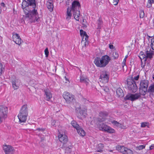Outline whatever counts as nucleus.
<instances>
[{
	"instance_id": "nucleus-1",
	"label": "nucleus",
	"mask_w": 154,
	"mask_h": 154,
	"mask_svg": "<svg viewBox=\"0 0 154 154\" xmlns=\"http://www.w3.org/2000/svg\"><path fill=\"white\" fill-rule=\"evenodd\" d=\"M27 3L26 1H23L22 3V8L25 15V17L29 20H35L38 17V13L37 9L29 10L27 7Z\"/></svg>"
},
{
	"instance_id": "nucleus-2",
	"label": "nucleus",
	"mask_w": 154,
	"mask_h": 154,
	"mask_svg": "<svg viewBox=\"0 0 154 154\" xmlns=\"http://www.w3.org/2000/svg\"><path fill=\"white\" fill-rule=\"evenodd\" d=\"M111 60V58L109 56L105 55L102 56L101 57H96L94 63L97 67L104 68L109 64Z\"/></svg>"
},
{
	"instance_id": "nucleus-3",
	"label": "nucleus",
	"mask_w": 154,
	"mask_h": 154,
	"mask_svg": "<svg viewBox=\"0 0 154 154\" xmlns=\"http://www.w3.org/2000/svg\"><path fill=\"white\" fill-rule=\"evenodd\" d=\"M100 130L109 134H115V130L113 128L104 123H101L98 125Z\"/></svg>"
},
{
	"instance_id": "nucleus-4",
	"label": "nucleus",
	"mask_w": 154,
	"mask_h": 154,
	"mask_svg": "<svg viewBox=\"0 0 154 154\" xmlns=\"http://www.w3.org/2000/svg\"><path fill=\"white\" fill-rule=\"evenodd\" d=\"M149 82L147 80H143L140 81V93L144 95L147 91Z\"/></svg>"
},
{
	"instance_id": "nucleus-5",
	"label": "nucleus",
	"mask_w": 154,
	"mask_h": 154,
	"mask_svg": "<svg viewBox=\"0 0 154 154\" xmlns=\"http://www.w3.org/2000/svg\"><path fill=\"white\" fill-rule=\"evenodd\" d=\"M127 85L129 89L132 92H135L137 90V87L136 82L132 79L128 78L127 79Z\"/></svg>"
},
{
	"instance_id": "nucleus-6",
	"label": "nucleus",
	"mask_w": 154,
	"mask_h": 154,
	"mask_svg": "<svg viewBox=\"0 0 154 154\" xmlns=\"http://www.w3.org/2000/svg\"><path fill=\"white\" fill-rule=\"evenodd\" d=\"M80 35L82 38L81 44L82 45L83 47L87 46L89 44L88 36L87 35L86 32L82 29L80 30Z\"/></svg>"
},
{
	"instance_id": "nucleus-7",
	"label": "nucleus",
	"mask_w": 154,
	"mask_h": 154,
	"mask_svg": "<svg viewBox=\"0 0 154 154\" xmlns=\"http://www.w3.org/2000/svg\"><path fill=\"white\" fill-rule=\"evenodd\" d=\"M58 137L59 141L62 143V145H61V148H63L65 147V145L68 142L67 136L63 133L60 131H59L58 135Z\"/></svg>"
},
{
	"instance_id": "nucleus-8",
	"label": "nucleus",
	"mask_w": 154,
	"mask_h": 154,
	"mask_svg": "<svg viewBox=\"0 0 154 154\" xmlns=\"http://www.w3.org/2000/svg\"><path fill=\"white\" fill-rule=\"evenodd\" d=\"M63 97L65 100L66 102L68 103H70L74 100V96L72 94L70 93L67 91L63 92Z\"/></svg>"
},
{
	"instance_id": "nucleus-9",
	"label": "nucleus",
	"mask_w": 154,
	"mask_h": 154,
	"mask_svg": "<svg viewBox=\"0 0 154 154\" xmlns=\"http://www.w3.org/2000/svg\"><path fill=\"white\" fill-rule=\"evenodd\" d=\"M117 150L123 154H133V152L131 149L123 146L118 145L116 146Z\"/></svg>"
},
{
	"instance_id": "nucleus-10",
	"label": "nucleus",
	"mask_w": 154,
	"mask_h": 154,
	"mask_svg": "<svg viewBox=\"0 0 154 154\" xmlns=\"http://www.w3.org/2000/svg\"><path fill=\"white\" fill-rule=\"evenodd\" d=\"M99 79L100 83L103 84H106L108 82L109 75L106 72H103L100 74Z\"/></svg>"
},
{
	"instance_id": "nucleus-11",
	"label": "nucleus",
	"mask_w": 154,
	"mask_h": 154,
	"mask_svg": "<svg viewBox=\"0 0 154 154\" xmlns=\"http://www.w3.org/2000/svg\"><path fill=\"white\" fill-rule=\"evenodd\" d=\"M141 95L140 93H135L134 94H131L127 95L125 98V99L126 100H130L132 101H134L140 97Z\"/></svg>"
},
{
	"instance_id": "nucleus-12",
	"label": "nucleus",
	"mask_w": 154,
	"mask_h": 154,
	"mask_svg": "<svg viewBox=\"0 0 154 154\" xmlns=\"http://www.w3.org/2000/svg\"><path fill=\"white\" fill-rule=\"evenodd\" d=\"M3 149L5 154H10L11 152L14 151V148L12 146L7 145L6 143L3 145Z\"/></svg>"
},
{
	"instance_id": "nucleus-13",
	"label": "nucleus",
	"mask_w": 154,
	"mask_h": 154,
	"mask_svg": "<svg viewBox=\"0 0 154 154\" xmlns=\"http://www.w3.org/2000/svg\"><path fill=\"white\" fill-rule=\"evenodd\" d=\"M12 38L14 42L16 44L19 45L21 44L22 41L18 34L13 32L12 34Z\"/></svg>"
},
{
	"instance_id": "nucleus-14",
	"label": "nucleus",
	"mask_w": 154,
	"mask_h": 154,
	"mask_svg": "<svg viewBox=\"0 0 154 154\" xmlns=\"http://www.w3.org/2000/svg\"><path fill=\"white\" fill-rule=\"evenodd\" d=\"M8 108L3 106H0V116L4 119L7 118L8 112Z\"/></svg>"
},
{
	"instance_id": "nucleus-15",
	"label": "nucleus",
	"mask_w": 154,
	"mask_h": 154,
	"mask_svg": "<svg viewBox=\"0 0 154 154\" xmlns=\"http://www.w3.org/2000/svg\"><path fill=\"white\" fill-rule=\"evenodd\" d=\"M76 110L78 111L79 110V116L81 117H85L87 115V109L86 107L82 108L81 107L78 108L76 109Z\"/></svg>"
},
{
	"instance_id": "nucleus-16",
	"label": "nucleus",
	"mask_w": 154,
	"mask_h": 154,
	"mask_svg": "<svg viewBox=\"0 0 154 154\" xmlns=\"http://www.w3.org/2000/svg\"><path fill=\"white\" fill-rule=\"evenodd\" d=\"M108 115V113L106 111H101L99 112V116L97 118V121L101 122L105 120V118Z\"/></svg>"
},
{
	"instance_id": "nucleus-17",
	"label": "nucleus",
	"mask_w": 154,
	"mask_h": 154,
	"mask_svg": "<svg viewBox=\"0 0 154 154\" xmlns=\"http://www.w3.org/2000/svg\"><path fill=\"white\" fill-rule=\"evenodd\" d=\"M145 51L146 54V57L147 58L151 59L152 57L154 51L151 50V48L149 46H147L146 47Z\"/></svg>"
},
{
	"instance_id": "nucleus-18",
	"label": "nucleus",
	"mask_w": 154,
	"mask_h": 154,
	"mask_svg": "<svg viewBox=\"0 0 154 154\" xmlns=\"http://www.w3.org/2000/svg\"><path fill=\"white\" fill-rule=\"evenodd\" d=\"M27 116V115L23 114L22 113H19L17 116L19 120V123L22 124V123H25L26 121Z\"/></svg>"
},
{
	"instance_id": "nucleus-19",
	"label": "nucleus",
	"mask_w": 154,
	"mask_h": 154,
	"mask_svg": "<svg viewBox=\"0 0 154 154\" xmlns=\"http://www.w3.org/2000/svg\"><path fill=\"white\" fill-rule=\"evenodd\" d=\"M45 99L46 101H50L52 98V94L48 89H45L44 90Z\"/></svg>"
},
{
	"instance_id": "nucleus-20",
	"label": "nucleus",
	"mask_w": 154,
	"mask_h": 154,
	"mask_svg": "<svg viewBox=\"0 0 154 154\" xmlns=\"http://www.w3.org/2000/svg\"><path fill=\"white\" fill-rule=\"evenodd\" d=\"M81 6L79 2L77 1H74L72 3L71 10L75 11L76 10H79Z\"/></svg>"
},
{
	"instance_id": "nucleus-21",
	"label": "nucleus",
	"mask_w": 154,
	"mask_h": 154,
	"mask_svg": "<svg viewBox=\"0 0 154 154\" xmlns=\"http://www.w3.org/2000/svg\"><path fill=\"white\" fill-rule=\"evenodd\" d=\"M19 113L28 115V108L26 105H24L22 107Z\"/></svg>"
},
{
	"instance_id": "nucleus-22",
	"label": "nucleus",
	"mask_w": 154,
	"mask_h": 154,
	"mask_svg": "<svg viewBox=\"0 0 154 154\" xmlns=\"http://www.w3.org/2000/svg\"><path fill=\"white\" fill-rule=\"evenodd\" d=\"M104 147V145L103 143H100L98 144L96 147L97 152L101 153L102 152H103Z\"/></svg>"
},
{
	"instance_id": "nucleus-23",
	"label": "nucleus",
	"mask_w": 154,
	"mask_h": 154,
	"mask_svg": "<svg viewBox=\"0 0 154 154\" xmlns=\"http://www.w3.org/2000/svg\"><path fill=\"white\" fill-rule=\"evenodd\" d=\"M72 11L73 12V15L75 19L77 21H79L80 15L79 10H76L75 11Z\"/></svg>"
},
{
	"instance_id": "nucleus-24",
	"label": "nucleus",
	"mask_w": 154,
	"mask_h": 154,
	"mask_svg": "<svg viewBox=\"0 0 154 154\" xmlns=\"http://www.w3.org/2000/svg\"><path fill=\"white\" fill-rule=\"evenodd\" d=\"M71 11V10L69 7L67 8L66 17V20L67 21H69L71 19L72 16Z\"/></svg>"
},
{
	"instance_id": "nucleus-25",
	"label": "nucleus",
	"mask_w": 154,
	"mask_h": 154,
	"mask_svg": "<svg viewBox=\"0 0 154 154\" xmlns=\"http://www.w3.org/2000/svg\"><path fill=\"white\" fill-rule=\"evenodd\" d=\"M53 4L51 0H49L47 2V5L48 8L51 12L53 10Z\"/></svg>"
},
{
	"instance_id": "nucleus-26",
	"label": "nucleus",
	"mask_w": 154,
	"mask_h": 154,
	"mask_svg": "<svg viewBox=\"0 0 154 154\" xmlns=\"http://www.w3.org/2000/svg\"><path fill=\"white\" fill-rule=\"evenodd\" d=\"M76 130L80 136L84 137L85 135V131L80 127L77 129Z\"/></svg>"
},
{
	"instance_id": "nucleus-27",
	"label": "nucleus",
	"mask_w": 154,
	"mask_h": 154,
	"mask_svg": "<svg viewBox=\"0 0 154 154\" xmlns=\"http://www.w3.org/2000/svg\"><path fill=\"white\" fill-rule=\"evenodd\" d=\"M116 93L118 97H122L124 95L122 90L120 88H118L117 89Z\"/></svg>"
},
{
	"instance_id": "nucleus-28",
	"label": "nucleus",
	"mask_w": 154,
	"mask_h": 154,
	"mask_svg": "<svg viewBox=\"0 0 154 154\" xmlns=\"http://www.w3.org/2000/svg\"><path fill=\"white\" fill-rule=\"evenodd\" d=\"M28 1L29 6L33 7L32 10H33L34 9H36L35 0H28Z\"/></svg>"
},
{
	"instance_id": "nucleus-29",
	"label": "nucleus",
	"mask_w": 154,
	"mask_h": 154,
	"mask_svg": "<svg viewBox=\"0 0 154 154\" xmlns=\"http://www.w3.org/2000/svg\"><path fill=\"white\" fill-rule=\"evenodd\" d=\"M80 81L81 82L84 83L86 85H87L88 83L89 80V79L86 77L82 76L80 77Z\"/></svg>"
},
{
	"instance_id": "nucleus-30",
	"label": "nucleus",
	"mask_w": 154,
	"mask_h": 154,
	"mask_svg": "<svg viewBox=\"0 0 154 154\" xmlns=\"http://www.w3.org/2000/svg\"><path fill=\"white\" fill-rule=\"evenodd\" d=\"M72 147V146L71 145H69L68 146H67L66 144L65 145V147L63 148H65V150L66 152L67 153L70 152L71 151V149Z\"/></svg>"
},
{
	"instance_id": "nucleus-31",
	"label": "nucleus",
	"mask_w": 154,
	"mask_h": 154,
	"mask_svg": "<svg viewBox=\"0 0 154 154\" xmlns=\"http://www.w3.org/2000/svg\"><path fill=\"white\" fill-rule=\"evenodd\" d=\"M71 124L72 126L76 129L78 128H80V126L75 121H72L71 122Z\"/></svg>"
},
{
	"instance_id": "nucleus-32",
	"label": "nucleus",
	"mask_w": 154,
	"mask_h": 154,
	"mask_svg": "<svg viewBox=\"0 0 154 154\" xmlns=\"http://www.w3.org/2000/svg\"><path fill=\"white\" fill-rule=\"evenodd\" d=\"M97 23L98 25V29L100 28L101 25L103 23L102 19L101 17H100L97 20Z\"/></svg>"
},
{
	"instance_id": "nucleus-33",
	"label": "nucleus",
	"mask_w": 154,
	"mask_h": 154,
	"mask_svg": "<svg viewBox=\"0 0 154 154\" xmlns=\"http://www.w3.org/2000/svg\"><path fill=\"white\" fill-rule=\"evenodd\" d=\"M12 85L13 88L14 89H17L19 88V85H16V80L15 79H14L13 80L12 82Z\"/></svg>"
},
{
	"instance_id": "nucleus-34",
	"label": "nucleus",
	"mask_w": 154,
	"mask_h": 154,
	"mask_svg": "<svg viewBox=\"0 0 154 154\" xmlns=\"http://www.w3.org/2000/svg\"><path fill=\"white\" fill-rule=\"evenodd\" d=\"M119 55L118 52L116 51L113 52L112 53V57L114 59H116L119 57Z\"/></svg>"
},
{
	"instance_id": "nucleus-35",
	"label": "nucleus",
	"mask_w": 154,
	"mask_h": 154,
	"mask_svg": "<svg viewBox=\"0 0 154 154\" xmlns=\"http://www.w3.org/2000/svg\"><path fill=\"white\" fill-rule=\"evenodd\" d=\"M148 91L149 92H154V84L151 85L149 87Z\"/></svg>"
},
{
	"instance_id": "nucleus-36",
	"label": "nucleus",
	"mask_w": 154,
	"mask_h": 154,
	"mask_svg": "<svg viewBox=\"0 0 154 154\" xmlns=\"http://www.w3.org/2000/svg\"><path fill=\"white\" fill-rule=\"evenodd\" d=\"M139 75H137L135 77H134L133 75H131V76H130L128 78H130L132 79H133V81H134V80H135L136 81H137L139 79Z\"/></svg>"
},
{
	"instance_id": "nucleus-37",
	"label": "nucleus",
	"mask_w": 154,
	"mask_h": 154,
	"mask_svg": "<svg viewBox=\"0 0 154 154\" xmlns=\"http://www.w3.org/2000/svg\"><path fill=\"white\" fill-rule=\"evenodd\" d=\"M149 123L148 122H142L141 123L140 127L141 128H145L146 126H147V127H148V126H149Z\"/></svg>"
},
{
	"instance_id": "nucleus-38",
	"label": "nucleus",
	"mask_w": 154,
	"mask_h": 154,
	"mask_svg": "<svg viewBox=\"0 0 154 154\" xmlns=\"http://www.w3.org/2000/svg\"><path fill=\"white\" fill-rule=\"evenodd\" d=\"M150 46L152 49L154 50V37L151 39Z\"/></svg>"
},
{
	"instance_id": "nucleus-39",
	"label": "nucleus",
	"mask_w": 154,
	"mask_h": 154,
	"mask_svg": "<svg viewBox=\"0 0 154 154\" xmlns=\"http://www.w3.org/2000/svg\"><path fill=\"white\" fill-rule=\"evenodd\" d=\"M4 67H3L2 64L0 63V76L4 72Z\"/></svg>"
},
{
	"instance_id": "nucleus-40",
	"label": "nucleus",
	"mask_w": 154,
	"mask_h": 154,
	"mask_svg": "<svg viewBox=\"0 0 154 154\" xmlns=\"http://www.w3.org/2000/svg\"><path fill=\"white\" fill-rule=\"evenodd\" d=\"M140 18H143L145 16V13L143 10H140Z\"/></svg>"
},
{
	"instance_id": "nucleus-41",
	"label": "nucleus",
	"mask_w": 154,
	"mask_h": 154,
	"mask_svg": "<svg viewBox=\"0 0 154 154\" xmlns=\"http://www.w3.org/2000/svg\"><path fill=\"white\" fill-rule=\"evenodd\" d=\"M112 123L114 125H116L118 127H119L121 124L115 120L112 121Z\"/></svg>"
},
{
	"instance_id": "nucleus-42",
	"label": "nucleus",
	"mask_w": 154,
	"mask_h": 154,
	"mask_svg": "<svg viewBox=\"0 0 154 154\" xmlns=\"http://www.w3.org/2000/svg\"><path fill=\"white\" fill-rule=\"evenodd\" d=\"M145 145H141L137 146V148L139 150H142L144 149L145 147Z\"/></svg>"
},
{
	"instance_id": "nucleus-43",
	"label": "nucleus",
	"mask_w": 154,
	"mask_h": 154,
	"mask_svg": "<svg viewBox=\"0 0 154 154\" xmlns=\"http://www.w3.org/2000/svg\"><path fill=\"white\" fill-rule=\"evenodd\" d=\"M49 51L47 48H46L45 50V57H48L49 54Z\"/></svg>"
},
{
	"instance_id": "nucleus-44",
	"label": "nucleus",
	"mask_w": 154,
	"mask_h": 154,
	"mask_svg": "<svg viewBox=\"0 0 154 154\" xmlns=\"http://www.w3.org/2000/svg\"><path fill=\"white\" fill-rule=\"evenodd\" d=\"M119 128L122 129H127V127L126 125H124L121 124H120V125L119 127Z\"/></svg>"
},
{
	"instance_id": "nucleus-45",
	"label": "nucleus",
	"mask_w": 154,
	"mask_h": 154,
	"mask_svg": "<svg viewBox=\"0 0 154 154\" xmlns=\"http://www.w3.org/2000/svg\"><path fill=\"white\" fill-rule=\"evenodd\" d=\"M152 3L150 2L149 1H148L146 4V7L148 8H151L152 7Z\"/></svg>"
},
{
	"instance_id": "nucleus-46",
	"label": "nucleus",
	"mask_w": 154,
	"mask_h": 154,
	"mask_svg": "<svg viewBox=\"0 0 154 154\" xmlns=\"http://www.w3.org/2000/svg\"><path fill=\"white\" fill-rule=\"evenodd\" d=\"M119 1V0H113L112 2L113 5H117Z\"/></svg>"
},
{
	"instance_id": "nucleus-47",
	"label": "nucleus",
	"mask_w": 154,
	"mask_h": 154,
	"mask_svg": "<svg viewBox=\"0 0 154 154\" xmlns=\"http://www.w3.org/2000/svg\"><path fill=\"white\" fill-rule=\"evenodd\" d=\"M103 89L106 92H108L109 91V88L107 86L103 87Z\"/></svg>"
},
{
	"instance_id": "nucleus-48",
	"label": "nucleus",
	"mask_w": 154,
	"mask_h": 154,
	"mask_svg": "<svg viewBox=\"0 0 154 154\" xmlns=\"http://www.w3.org/2000/svg\"><path fill=\"white\" fill-rule=\"evenodd\" d=\"M140 56H141L142 57L143 59L146 57L145 54H143V52H141L140 53Z\"/></svg>"
},
{
	"instance_id": "nucleus-49",
	"label": "nucleus",
	"mask_w": 154,
	"mask_h": 154,
	"mask_svg": "<svg viewBox=\"0 0 154 154\" xmlns=\"http://www.w3.org/2000/svg\"><path fill=\"white\" fill-rule=\"evenodd\" d=\"M154 148V144H152L151 145L149 146V149L151 150L152 149H153Z\"/></svg>"
},
{
	"instance_id": "nucleus-50",
	"label": "nucleus",
	"mask_w": 154,
	"mask_h": 154,
	"mask_svg": "<svg viewBox=\"0 0 154 154\" xmlns=\"http://www.w3.org/2000/svg\"><path fill=\"white\" fill-rule=\"evenodd\" d=\"M36 130L38 131H44L45 129L43 128H38L36 129Z\"/></svg>"
},
{
	"instance_id": "nucleus-51",
	"label": "nucleus",
	"mask_w": 154,
	"mask_h": 154,
	"mask_svg": "<svg viewBox=\"0 0 154 154\" xmlns=\"http://www.w3.org/2000/svg\"><path fill=\"white\" fill-rule=\"evenodd\" d=\"M56 121L55 120H53L51 122V124L53 126H55Z\"/></svg>"
},
{
	"instance_id": "nucleus-52",
	"label": "nucleus",
	"mask_w": 154,
	"mask_h": 154,
	"mask_svg": "<svg viewBox=\"0 0 154 154\" xmlns=\"http://www.w3.org/2000/svg\"><path fill=\"white\" fill-rule=\"evenodd\" d=\"M125 66H126L125 62L123 61L122 63V66L123 69H124V67Z\"/></svg>"
},
{
	"instance_id": "nucleus-53",
	"label": "nucleus",
	"mask_w": 154,
	"mask_h": 154,
	"mask_svg": "<svg viewBox=\"0 0 154 154\" xmlns=\"http://www.w3.org/2000/svg\"><path fill=\"white\" fill-rule=\"evenodd\" d=\"M5 119L3 118H2L1 116H0V123H1Z\"/></svg>"
},
{
	"instance_id": "nucleus-54",
	"label": "nucleus",
	"mask_w": 154,
	"mask_h": 154,
	"mask_svg": "<svg viewBox=\"0 0 154 154\" xmlns=\"http://www.w3.org/2000/svg\"><path fill=\"white\" fill-rule=\"evenodd\" d=\"M109 48L111 49H113V46L111 44H109Z\"/></svg>"
},
{
	"instance_id": "nucleus-55",
	"label": "nucleus",
	"mask_w": 154,
	"mask_h": 154,
	"mask_svg": "<svg viewBox=\"0 0 154 154\" xmlns=\"http://www.w3.org/2000/svg\"><path fill=\"white\" fill-rule=\"evenodd\" d=\"M128 56H125V58L123 59V62H126V59H127V58L128 57Z\"/></svg>"
},
{
	"instance_id": "nucleus-56",
	"label": "nucleus",
	"mask_w": 154,
	"mask_h": 154,
	"mask_svg": "<svg viewBox=\"0 0 154 154\" xmlns=\"http://www.w3.org/2000/svg\"><path fill=\"white\" fill-rule=\"evenodd\" d=\"M1 6L3 7H5V4L3 2L1 3Z\"/></svg>"
},
{
	"instance_id": "nucleus-57",
	"label": "nucleus",
	"mask_w": 154,
	"mask_h": 154,
	"mask_svg": "<svg viewBox=\"0 0 154 154\" xmlns=\"http://www.w3.org/2000/svg\"><path fill=\"white\" fill-rule=\"evenodd\" d=\"M148 1L153 4L154 3V0H148Z\"/></svg>"
},
{
	"instance_id": "nucleus-58",
	"label": "nucleus",
	"mask_w": 154,
	"mask_h": 154,
	"mask_svg": "<svg viewBox=\"0 0 154 154\" xmlns=\"http://www.w3.org/2000/svg\"><path fill=\"white\" fill-rule=\"evenodd\" d=\"M65 79L67 81H69V80L68 79H67L66 77V76H65Z\"/></svg>"
},
{
	"instance_id": "nucleus-59",
	"label": "nucleus",
	"mask_w": 154,
	"mask_h": 154,
	"mask_svg": "<svg viewBox=\"0 0 154 154\" xmlns=\"http://www.w3.org/2000/svg\"><path fill=\"white\" fill-rule=\"evenodd\" d=\"M109 151L110 152H113V150H109Z\"/></svg>"
},
{
	"instance_id": "nucleus-60",
	"label": "nucleus",
	"mask_w": 154,
	"mask_h": 154,
	"mask_svg": "<svg viewBox=\"0 0 154 154\" xmlns=\"http://www.w3.org/2000/svg\"><path fill=\"white\" fill-rule=\"evenodd\" d=\"M147 36H148L149 38H152V36H149L148 35H147Z\"/></svg>"
},
{
	"instance_id": "nucleus-61",
	"label": "nucleus",
	"mask_w": 154,
	"mask_h": 154,
	"mask_svg": "<svg viewBox=\"0 0 154 154\" xmlns=\"http://www.w3.org/2000/svg\"><path fill=\"white\" fill-rule=\"evenodd\" d=\"M144 65H142V64L141 65V67L142 68H144Z\"/></svg>"
},
{
	"instance_id": "nucleus-62",
	"label": "nucleus",
	"mask_w": 154,
	"mask_h": 154,
	"mask_svg": "<svg viewBox=\"0 0 154 154\" xmlns=\"http://www.w3.org/2000/svg\"><path fill=\"white\" fill-rule=\"evenodd\" d=\"M68 3H68V2H66V4L68 5V4H68Z\"/></svg>"
},
{
	"instance_id": "nucleus-63",
	"label": "nucleus",
	"mask_w": 154,
	"mask_h": 154,
	"mask_svg": "<svg viewBox=\"0 0 154 154\" xmlns=\"http://www.w3.org/2000/svg\"><path fill=\"white\" fill-rule=\"evenodd\" d=\"M140 58L141 59L142 57L140 56Z\"/></svg>"
}]
</instances>
